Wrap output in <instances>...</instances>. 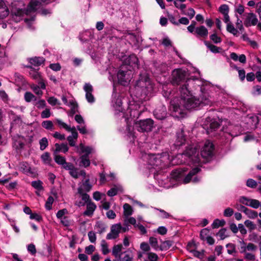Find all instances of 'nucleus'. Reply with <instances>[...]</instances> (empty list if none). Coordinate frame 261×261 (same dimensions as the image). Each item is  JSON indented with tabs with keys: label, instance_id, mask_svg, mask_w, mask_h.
Returning a JSON list of instances; mask_svg holds the SVG:
<instances>
[{
	"label": "nucleus",
	"instance_id": "1",
	"mask_svg": "<svg viewBox=\"0 0 261 261\" xmlns=\"http://www.w3.org/2000/svg\"><path fill=\"white\" fill-rule=\"evenodd\" d=\"M194 80H188L180 88V97H175L170 101L169 110L173 117L183 118L185 114V109L191 110L200 105H211L212 100L208 92L201 88L200 98L196 99L193 96L191 86L194 85Z\"/></svg>",
	"mask_w": 261,
	"mask_h": 261
},
{
	"label": "nucleus",
	"instance_id": "2",
	"mask_svg": "<svg viewBox=\"0 0 261 261\" xmlns=\"http://www.w3.org/2000/svg\"><path fill=\"white\" fill-rule=\"evenodd\" d=\"M214 150V145L209 141H206L201 151L200 156L195 147H190L188 148L182 154H178L176 156L178 159H183L184 160H188L191 161L194 164L200 163L201 162V158L207 159L211 157ZM185 161H181L179 164L185 163Z\"/></svg>",
	"mask_w": 261,
	"mask_h": 261
},
{
	"label": "nucleus",
	"instance_id": "3",
	"mask_svg": "<svg viewBox=\"0 0 261 261\" xmlns=\"http://www.w3.org/2000/svg\"><path fill=\"white\" fill-rule=\"evenodd\" d=\"M188 80L193 79L188 77L187 73L185 70L177 69H174L172 72L171 83L173 85L180 86L179 91L180 93V88Z\"/></svg>",
	"mask_w": 261,
	"mask_h": 261
},
{
	"label": "nucleus",
	"instance_id": "4",
	"mask_svg": "<svg viewBox=\"0 0 261 261\" xmlns=\"http://www.w3.org/2000/svg\"><path fill=\"white\" fill-rule=\"evenodd\" d=\"M136 88L138 90L140 89L145 95H148L153 91V86L151 81L146 75L141 77L137 81Z\"/></svg>",
	"mask_w": 261,
	"mask_h": 261
},
{
	"label": "nucleus",
	"instance_id": "5",
	"mask_svg": "<svg viewBox=\"0 0 261 261\" xmlns=\"http://www.w3.org/2000/svg\"><path fill=\"white\" fill-rule=\"evenodd\" d=\"M135 127L140 132H149L154 127V122L151 119L140 120L135 122Z\"/></svg>",
	"mask_w": 261,
	"mask_h": 261
},
{
	"label": "nucleus",
	"instance_id": "6",
	"mask_svg": "<svg viewBox=\"0 0 261 261\" xmlns=\"http://www.w3.org/2000/svg\"><path fill=\"white\" fill-rule=\"evenodd\" d=\"M122 226L120 223H117L112 225L111 226V231L107 235V240H113L119 237V233L121 232Z\"/></svg>",
	"mask_w": 261,
	"mask_h": 261
},
{
	"label": "nucleus",
	"instance_id": "7",
	"mask_svg": "<svg viewBox=\"0 0 261 261\" xmlns=\"http://www.w3.org/2000/svg\"><path fill=\"white\" fill-rule=\"evenodd\" d=\"M86 92V98L88 102L93 103L95 101V98L92 94L93 88L92 86L89 83H86L83 87Z\"/></svg>",
	"mask_w": 261,
	"mask_h": 261
},
{
	"label": "nucleus",
	"instance_id": "8",
	"mask_svg": "<svg viewBox=\"0 0 261 261\" xmlns=\"http://www.w3.org/2000/svg\"><path fill=\"white\" fill-rule=\"evenodd\" d=\"M167 115L166 108L163 105L159 106L154 111L155 117L159 120H163L166 118Z\"/></svg>",
	"mask_w": 261,
	"mask_h": 261
},
{
	"label": "nucleus",
	"instance_id": "9",
	"mask_svg": "<svg viewBox=\"0 0 261 261\" xmlns=\"http://www.w3.org/2000/svg\"><path fill=\"white\" fill-rule=\"evenodd\" d=\"M257 22L258 19L256 15L253 13H249L247 14L244 23L246 27H248L251 25H255Z\"/></svg>",
	"mask_w": 261,
	"mask_h": 261
},
{
	"label": "nucleus",
	"instance_id": "10",
	"mask_svg": "<svg viewBox=\"0 0 261 261\" xmlns=\"http://www.w3.org/2000/svg\"><path fill=\"white\" fill-rule=\"evenodd\" d=\"M47 0H31L28 6V11L35 12L38 10L42 6V3H46Z\"/></svg>",
	"mask_w": 261,
	"mask_h": 261
},
{
	"label": "nucleus",
	"instance_id": "11",
	"mask_svg": "<svg viewBox=\"0 0 261 261\" xmlns=\"http://www.w3.org/2000/svg\"><path fill=\"white\" fill-rule=\"evenodd\" d=\"M92 186L90 184L89 179H87L83 181L81 185L77 189L78 193H83V192H88L92 189Z\"/></svg>",
	"mask_w": 261,
	"mask_h": 261
},
{
	"label": "nucleus",
	"instance_id": "12",
	"mask_svg": "<svg viewBox=\"0 0 261 261\" xmlns=\"http://www.w3.org/2000/svg\"><path fill=\"white\" fill-rule=\"evenodd\" d=\"M117 77L119 82L123 85H125L128 81L129 78L128 77V75L126 72L120 70L117 74Z\"/></svg>",
	"mask_w": 261,
	"mask_h": 261
},
{
	"label": "nucleus",
	"instance_id": "13",
	"mask_svg": "<svg viewBox=\"0 0 261 261\" xmlns=\"http://www.w3.org/2000/svg\"><path fill=\"white\" fill-rule=\"evenodd\" d=\"M9 10L5 2L0 0V19H3L8 16Z\"/></svg>",
	"mask_w": 261,
	"mask_h": 261
},
{
	"label": "nucleus",
	"instance_id": "14",
	"mask_svg": "<svg viewBox=\"0 0 261 261\" xmlns=\"http://www.w3.org/2000/svg\"><path fill=\"white\" fill-rule=\"evenodd\" d=\"M195 35L197 37L206 38L208 35L207 29L203 25L195 28Z\"/></svg>",
	"mask_w": 261,
	"mask_h": 261
},
{
	"label": "nucleus",
	"instance_id": "15",
	"mask_svg": "<svg viewBox=\"0 0 261 261\" xmlns=\"http://www.w3.org/2000/svg\"><path fill=\"white\" fill-rule=\"evenodd\" d=\"M186 171L185 168H180L172 171L171 177L175 180H179L183 175L184 173Z\"/></svg>",
	"mask_w": 261,
	"mask_h": 261
},
{
	"label": "nucleus",
	"instance_id": "16",
	"mask_svg": "<svg viewBox=\"0 0 261 261\" xmlns=\"http://www.w3.org/2000/svg\"><path fill=\"white\" fill-rule=\"evenodd\" d=\"M124 62L131 66H138L139 60L135 55L132 54L125 59Z\"/></svg>",
	"mask_w": 261,
	"mask_h": 261
},
{
	"label": "nucleus",
	"instance_id": "17",
	"mask_svg": "<svg viewBox=\"0 0 261 261\" xmlns=\"http://www.w3.org/2000/svg\"><path fill=\"white\" fill-rule=\"evenodd\" d=\"M220 123L215 120H211L209 124V126L207 127L206 132L208 134H210L213 132L216 131L220 127Z\"/></svg>",
	"mask_w": 261,
	"mask_h": 261
},
{
	"label": "nucleus",
	"instance_id": "18",
	"mask_svg": "<svg viewBox=\"0 0 261 261\" xmlns=\"http://www.w3.org/2000/svg\"><path fill=\"white\" fill-rule=\"evenodd\" d=\"M122 248L123 246L122 244L115 245L113 246L112 248V254L116 258L118 259L119 256L123 255V253L121 252Z\"/></svg>",
	"mask_w": 261,
	"mask_h": 261
},
{
	"label": "nucleus",
	"instance_id": "19",
	"mask_svg": "<svg viewBox=\"0 0 261 261\" xmlns=\"http://www.w3.org/2000/svg\"><path fill=\"white\" fill-rule=\"evenodd\" d=\"M200 171L199 167L193 168L184 179V183L187 184L192 180V177Z\"/></svg>",
	"mask_w": 261,
	"mask_h": 261
},
{
	"label": "nucleus",
	"instance_id": "20",
	"mask_svg": "<svg viewBox=\"0 0 261 261\" xmlns=\"http://www.w3.org/2000/svg\"><path fill=\"white\" fill-rule=\"evenodd\" d=\"M96 205L92 202L87 203L86 210L84 212V215L91 216L95 210L96 209Z\"/></svg>",
	"mask_w": 261,
	"mask_h": 261
},
{
	"label": "nucleus",
	"instance_id": "21",
	"mask_svg": "<svg viewBox=\"0 0 261 261\" xmlns=\"http://www.w3.org/2000/svg\"><path fill=\"white\" fill-rule=\"evenodd\" d=\"M55 146L56 148L55 150V154L60 152L66 153L68 150V147L67 144L62 143L61 144H59L58 143H56L55 144Z\"/></svg>",
	"mask_w": 261,
	"mask_h": 261
},
{
	"label": "nucleus",
	"instance_id": "22",
	"mask_svg": "<svg viewBox=\"0 0 261 261\" xmlns=\"http://www.w3.org/2000/svg\"><path fill=\"white\" fill-rule=\"evenodd\" d=\"M45 59L43 57H34L29 59V62L33 65L39 66L44 63Z\"/></svg>",
	"mask_w": 261,
	"mask_h": 261
},
{
	"label": "nucleus",
	"instance_id": "23",
	"mask_svg": "<svg viewBox=\"0 0 261 261\" xmlns=\"http://www.w3.org/2000/svg\"><path fill=\"white\" fill-rule=\"evenodd\" d=\"M80 163L79 165L80 166H83L85 168L88 167L90 164V162L89 159V156L87 155H82L80 157Z\"/></svg>",
	"mask_w": 261,
	"mask_h": 261
},
{
	"label": "nucleus",
	"instance_id": "24",
	"mask_svg": "<svg viewBox=\"0 0 261 261\" xmlns=\"http://www.w3.org/2000/svg\"><path fill=\"white\" fill-rule=\"evenodd\" d=\"M242 252L255 251L257 250V246L253 243H249L246 246H242Z\"/></svg>",
	"mask_w": 261,
	"mask_h": 261
},
{
	"label": "nucleus",
	"instance_id": "25",
	"mask_svg": "<svg viewBox=\"0 0 261 261\" xmlns=\"http://www.w3.org/2000/svg\"><path fill=\"white\" fill-rule=\"evenodd\" d=\"M173 242L170 240L163 241L160 246L161 251L167 250L169 249L173 245Z\"/></svg>",
	"mask_w": 261,
	"mask_h": 261
},
{
	"label": "nucleus",
	"instance_id": "26",
	"mask_svg": "<svg viewBox=\"0 0 261 261\" xmlns=\"http://www.w3.org/2000/svg\"><path fill=\"white\" fill-rule=\"evenodd\" d=\"M27 67L30 69L29 74L33 79L37 80L40 77V73L31 66H27Z\"/></svg>",
	"mask_w": 261,
	"mask_h": 261
},
{
	"label": "nucleus",
	"instance_id": "27",
	"mask_svg": "<svg viewBox=\"0 0 261 261\" xmlns=\"http://www.w3.org/2000/svg\"><path fill=\"white\" fill-rule=\"evenodd\" d=\"M204 44L206 46V47L212 52L214 53H219L220 48L212 44H211L209 42L205 41L204 42Z\"/></svg>",
	"mask_w": 261,
	"mask_h": 261
},
{
	"label": "nucleus",
	"instance_id": "28",
	"mask_svg": "<svg viewBox=\"0 0 261 261\" xmlns=\"http://www.w3.org/2000/svg\"><path fill=\"white\" fill-rule=\"evenodd\" d=\"M124 212L123 214L125 217H128L133 213V210L131 206L128 203H125L123 205Z\"/></svg>",
	"mask_w": 261,
	"mask_h": 261
},
{
	"label": "nucleus",
	"instance_id": "29",
	"mask_svg": "<svg viewBox=\"0 0 261 261\" xmlns=\"http://www.w3.org/2000/svg\"><path fill=\"white\" fill-rule=\"evenodd\" d=\"M95 229H97V232L101 234L106 231V227L105 225L101 222L98 221L95 225Z\"/></svg>",
	"mask_w": 261,
	"mask_h": 261
},
{
	"label": "nucleus",
	"instance_id": "30",
	"mask_svg": "<svg viewBox=\"0 0 261 261\" xmlns=\"http://www.w3.org/2000/svg\"><path fill=\"white\" fill-rule=\"evenodd\" d=\"M124 256L122 255L119 256L118 259L114 260V261H133V257L129 254L126 253L125 252L123 253Z\"/></svg>",
	"mask_w": 261,
	"mask_h": 261
},
{
	"label": "nucleus",
	"instance_id": "31",
	"mask_svg": "<svg viewBox=\"0 0 261 261\" xmlns=\"http://www.w3.org/2000/svg\"><path fill=\"white\" fill-rule=\"evenodd\" d=\"M69 103L70 106L71 107L70 112V115L73 116L75 113H76L78 111V106L77 103L73 100L70 101Z\"/></svg>",
	"mask_w": 261,
	"mask_h": 261
},
{
	"label": "nucleus",
	"instance_id": "32",
	"mask_svg": "<svg viewBox=\"0 0 261 261\" xmlns=\"http://www.w3.org/2000/svg\"><path fill=\"white\" fill-rule=\"evenodd\" d=\"M24 98L25 100L28 102L37 100L36 97L30 92H26L24 93Z\"/></svg>",
	"mask_w": 261,
	"mask_h": 261
},
{
	"label": "nucleus",
	"instance_id": "33",
	"mask_svg": "<svg viewBox=\"0 0 261 261\" xmlns=\"http://www.w3.org/2000/svg\"><path fill=\"white\" fill-rule=\"evenodd\" d=\"M149 243L155 250H157L158 249H160V246L158 245V242L156 238L152 237H150L149 239Z\"/></svg>",
	"mask_w": 261,
	"mask_h": 261
},
{
	"label": "nucleus",
	"instance_id": "34",
	"mask_svg": "<svg viewBox=\"0 0 261 261\" xmlns=\"http://www.w3.org/2000/svg\"><path fill=\"white\" fill-rule=\"evenodd\" d=\"M31 88L36 95L39 96V97L42 96L43 92L39 86L33 84L31 86Z\"/></svg>",
	"mask_w": 261,
	"mask_h": 261
},
{
	"label": "nucleus",
	"instance_id": "35",
	"mask_svg": "<svg viewBox=\"0 0 261 261\" xmlns=\"http://www.w3.org/2000/svg\"><path fill=\"white\" fill-rule=\"evenodd\" d=\"M80 148L82 153H85L84 155H87L89 156V155L91 153L92 151V148L89 146H85L83 144H81L80 145Z\"/></svg>",
	"mask_w": 261,
	"mask_h": 261
},
{
	"label": "nucleus",
	"instance_id": "36",
	"mask_svg": "<svg viewBox=\"0 0 261 261\" xmlns=\"http://www.w3.org/2000/svg\"><path fill=\"white\" fill-rule=\"evenodd\" d=\"M54 159L55 162L59 165L62 166L65 164L66 159L64 157L58 154H55Z\"/></svg>",
	"mask_w": 261,
	"mask_h": 261
},
{
	"label": "nucleus",
	"instance_id": "37",
	"mask_svg": "<svg viewBox=\"0 0 261 261\" xmlns=\"http://www.w3.org/2000/svg\"><path fill=\"white\" fill-rule=\"evenodd\" d=\"M245 214L248 216V217L251 219H255L258 216V213L257 212L248 208Z\"/></svg>",
	"mask_w": 261,
	"mask_h": 261
},
{
	"label": "nucleus",
	"instance_id": "38",
	"mask_svg": "<svg viewBox=\"0 0 261 261\" xmlns=\"http://www.w3.org/2000/svg\"><path fill=\"white\" fill-rule=\"evenodd\" d=\"M40 149L41 150H44L48 146V142L46 138H42L39 141Z\"/></svg>",
	"mask_w": 261,
	"mask_h": 261
},
{
	"label": "nucleus",
	"instance_id": "39",
	"mask_svg": "<svg viewBox=\"0 0 261 261\" xmlns=\"http://www.w3.org/2000/svg\"><path fill=\"white\" fill-rule=\"evenodd\" d=\"M152 208L159 211L161 213L160 217L163 219H167L171 217V215L164 210L156 207H151Z\"/></svg>",
	"mask_w": 261,
	"mask_h": 261
},
{
	"label": "nucleus",
	"instance_id": "40",
	"mask_svg": "<svg viewBox=\"0 0 261 261\" xmlns=\"http://www.w3.org/2000/svg\"><path fill=\"white\" fill-rule=\"evenodd\" d=\"M101 251L104 255L109 253L110 250L108 248L107 243L105 240H102L101 243Z\"/></svg>",
	"mask_w": 261,
	"mask_h": 261
},
{
	"label": "nucleus",
	"instance_id": "41",
	"mask_svg": "<svg viewBox=\"0 0 261 261\" xmlns=\"http://www.w3.org/2000/svg\"><path fill=\"white\" fill-rule=\"evenodd\" d=\"M225 224V221L224 220H220L219 219H216L212 224V227L213 228H218L220 226L224 225Z\"/></svg>",
	"mask_w": 261,
	"mask_h": 261
},
{
	"label": "nucleus",
	"instance_id": "42",
	"mask_svg": "<svg viewBox=\"0 0 261 261\" xmlns=\"http://www.w3.org/2000/svg\"><path fill=\"white\" fill-rule=\"evenodd\" d=\"M241 253H244V258L245 259H246V260H254L255 259V254L252 253H250V252H242V251H241Z\"/></svg>",
	"mask_w": 261,
	"mask_h": 261
},
{
	"label": "nucleus",
	"instance_id": "43",
	"mask_svg": "<svg viewBox=\"0 0 261 261\" xmlns=\"http://www.w3.org/2000/svg\"><path fill=\"white\" fill-rule=\"evenodd\" d=\"M146 254L149 261H158L159 259L158 255L155 253L149 252H147Z\"/></svg>",
	"mask_w": 261,
	"mask_h": 261
},
{
	"label": "nucleus",
	"instance_id": "44",
	"mask_svg": "<svg viewBox=\"0 0 261 261\" xmlns=\"http://www.w3.org/2000/svg\"><path fill=\"white\" fill-rule=\"evenodd\" d=\"M226 30L228 32L232 34L233 35H237L238 33V30L234 28L232 23L227 24Z\"/></svg>",
	"mask_w": 261,
	"mask_h": 261
},
{
	"label": "nucleus",
	"instance_id": "45",
	"mask_svg": "<svg viewBox=\"0 0 261 261\" xmlns=\"http://www.w3.org/2000/svg\"><path fill=\"white\" fill-rule=\"evenodd\" d=\"M12 13L13 19H15V17H20L21 16H22L24 13V11L20 9L18 10L13 9Z\"/></svg>",
	"mask_w": 261,
	"mask_h": 261
},
{
	"label": "nucleus",
	"instance_id": "46",
	"mask_svg": "<svg viewBox=\"0 0 261 261\" xmlns=\"http://www.w3.org/2000/svg\"><path fill=\"white\" fill-rule=\"evenodd\" d=\"M260 206V202L256 199H251L250 202L249 204V206H250L253 208L257 209Z\"/></svg>",
	"mask_w": 261,
	"mask_h": 261
},
{
	"label": "nucleus",
	"instance_id": "47",
	"mask_svg": "<svg viewBox=\"0 0 261 261\" xmlns=\"http://www.w3.org/2000/svg\"><path fill=\"white\" fill-rule=\"evenodd\" d=\"M210 39L214 43H216V44L220 43L221 42V41H222L221 38L220 37L218 36L215 33L213 34H212L210 36Z\"/></svg>",
	"mask_w": 261,
	"mask_h": 261
},
{
	"label": "nucleus",
	"instance_id": "48",
	"mask_svg": "<svg viewBox=\"0 0 261 261\" xmlns=\"http://www.w3.org/2000/svg\"><path fill=\"white\" fill-rule=\"evenodd\" d=\"M42 182L40 180L33 181L32 182L31 185L38 190H41L43 189L42 186Z\"/></svg>",
	"mask_w": 261,
	"mask_h": 261
},
{
	"label": "nucleus",
	"instance_id": "49",
	"mask_svg": "<svg viewBox=\"0 0 261 261\" xmlns=\"http://www.w3.org/2000/svg\"><path fill=\"white\" fill-rule=\"evenodd\" d=\"M42 125L47 129H52L53 128V123L50 120L44 121L42 123Z\"/></svg>",
	"mask_w": 261,
	"mask_h": 261
},
{
	"label": "nucleus",
	"instance_id": "50",
	"mask_svg": "<svg viewBox=\"0 0 261 261\" xmlns=\"http://www.w3.org/2000/svg\"><path fill=\"white\" fill-rule=\"evenodd\" d=\"M209 230L207 228H204L200 231V237L201 240H205L206 237L208 236Z\"/></svg>",
	"mask_w": 261,
	"mask_h": 261
},
{
	"label": "nucleus",
	"instance_id": "51",
	"mask_svg": "<svg viewBox=\"0 0 261 261\" xmlns=\"http://www.w3.org/2000/svg\"><path fill=\"white\" fill-rule=\"evenodd\" d=\"M140 248L144 252H149L150 247L148 244L146 242H142L140 244Z\"/></svg>",
	"mask_w": 261,
	"mask_h": 261
},
{
	"label": "nucleus",
	"instance_id": "52",
	"mask_svg": "<svg viewBox=\"0 0 261 261\" xmlns=\"http://www.w3.org/2000/svg\"><path fill=\"white\" fill-rule=\"evenodd\" d=\"M226 228H222L218 232L217 235L220 238L221 240H224L228 237V235L226 234Z\"/></svg>",
	"mask_w": 261,
	"mask_h": 261
},
{
	"label": "nucleus",
	"instance_id": "53",
	"mask_svg": "<svg viewBox=\"0 0 261 261\" xmlns=\"http://www.w3.org/2000/svg\"><path fill=\"white\" fill-rule=\"evenodd\" d=\"M244 224L250 230H254L256 228V225L252 221L249 220H246Z\"/></svg>",
	"mask_w": 261,
	"mask_h": 261
},
{
	"label": "nucleus",
	"instance_id": "54",
	"mask_svg": "<svg viewBox=\"0 0 261 261\" xmlns=\"http://www.w3.org/2000/svg\"><path fill=\"white\" fill-rule=\"evenodd\" d=\"M41 158L42 161L46 164L49 163L51 160L49 153L48 152H45L41 155Z\"/></svg>",
	"mask_w": 261,
	"mask_h": 261
},
{
	"label": "nucleus",
	"instance_id": "55",
	"mask_svg": "<svg viewBox=\"0 0 261 261\" xmlns=\"http://www.w3.org/2000/svg\"><path fill=\"white\" fill-rule=\"evenodd\" d=\"M78 171L79 169L74 167L70 171H69V174L74 178H78L79 177V172Z\"/></svg>",
	"mask_w": 261,
	"mask_h": 261
},
{
	"label": "nucleus",
	"instance_id": "56",
	"mask_svg": "<svg viewBox=\"0 0 261 261\" xmlns=\"http://www.w3.org/2000/svg\"><path fill=\"white\" fill-rule=\"evenodd\" d=\"M88 236L89 241L92 243H94L96 240V237L95 233L92 231H90L88 233Z\"/></svg>",
	"mask_w": 261,
	"mask_h": 261
},
{
	"label": "nucleus",
	"instance_id": "57",
	"mask_svg": "<svg viewBox=\"0 0 261 261\" xmlns=\"http://www.w3.org/2000/svg\"><path fill=\"white\" fill-rule=\"evenodd\" d=\"M54 198L51 196H49L45 203V207L47 210L51 209V205L54 202Z\"/></svg>",
	"mask_w": 261,
	"mask_h": 261
},
{
	"label": "nucleus",
	"instance_id": "58",
	"mask_svg": "<svg viewBox=\"0 0 261 261\" xmlns=\"http://www.w3.org/2000/svg\"><path fill=\"white\" fill-rule=\"evenodd\" d=\"M119 189L117 187H114L109 190L107 194L109 196L112 197L117 194Z\"/></svg>",
	"mask_w": 261,
	"mask_h": 261
},
{
	"label": "nucleus",
	"instance_id": "59",
	"mask_svg": "<svg viewBox=\"0 0 261 261\" xmlns=\"http://www.w3.org/2000/svg\"><path fill=\"white\" fill-rule=\"evenodd\" d=\"M136 223V220L134 217H126L124 219V225H126L127 223H130L132 225H135ZM135 227L136 226H135Z\"/></svg>",
	"mask_w": 261,
	"mask_h": 261
},
{
	"label": "nucleus",
	"instance_id": "60",
	"mask_svg": "<svg viewBox=\"0 0 261 261\" xmlns=\"http://www.w3.org/2000/svg\"><path fill=\"white\" fill-rule=\"evenodd\" d=\"M229 11L228 6L227 5L224 4L219 7V11L223 15L228 14Z\"/></svg>",
	"mask_w": 261,
	"mask_h": 261
},
{
	"label": "nucleus",
	"instance_id": "61",
	"mask_svg": "<svg viewBox=\"0 0 261 261\" xmlns=\"http://www.w3.org/2000/svg\"><path fill=\"white\" fill-rule=\"evenodd\" d=\"M246 185L250 188H254L257 186V182L252 179H248L247 180Z\"/></svg>",
	"mask_w": 261,
	"mask_h": 261
},
{
	"label": "nucleus",
	"instance_id": "62",
	"mask_svg": "<svg viewBox=\"0 0 261 261\" xmlns=\"http://www.w3.org/2000/svg\"><path fill=\"white\" fill-rule=\"evenodd\" d=\"M251 199L248 198L246 197L242 196L240 197L239 201L242 204L247 206H249V204L250 202Z\"/></svg>",
	"mask_w": 261,
	"mask_h": 261
},
{
	"label": "nucleus",
	"instance_id": "63",
	"mask_svg": "<svg viewBox=\"0 0 261 261\" xmlns=\"http://www.w3.org/2000/svg\"><path fill=\"white\" fill-rule=\"evenodd\" d=\"M50 116V112L49 109H45L41 113L42 118H47Z\"/></svg>",
	"mask_w": 261,
	"mask_h": 261
},
{
	"label": "nucleus",
	"instance_id": "64",
	"mask_svg": "<svg viewBox=\"0 0 261 261\" xmlns=\"http://www.w3.org/2000/svg\"><path fill=\"white\" fill-rule=\"evenodd\" d=\"M38 109H43L46 106V102L44 99L38 100L35 104Z\"/></svg>",
	"mask_w": 261,
	"mask_h": 261
}]
</instances>
